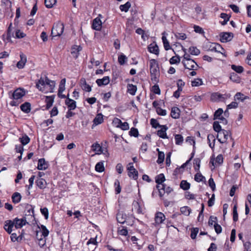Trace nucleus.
<instances>
[{"instance_id": "f704fd0d", "label": "nucleus", "mask_w": 251, "mask_h": 251, "mask_svg": "<svg viewBox=\"0 0 251 251\" xmlns=\"http://www.w3.org/2000/svg\"><path fill=\"white\" fill-rule=\"evenodd\" d=\"M19 140L22 144L23 146H25L30 142V139L27 135L24 134L22 137L19 138Z\"/></svg>"}, {"instance_id": "393cba45", "label": "nucleus", "mask_w": 251, "mask_h": 251, "mask_svg": "<svg viewBox=\"0 0 251 251\" xmlns=\"http://www.w3.org/2000/svg\"><path fill=\"white\" fill-rule=\"evenodd\" d=\"M46 77L47 76H45V78L41 77L36 82V86L40 91H43V90L42 89L46 84Z\"/></svg>"}, {"instance_id": "c85d7f7f", "label": "nucleus", "mask_w": 251, "mask_h": 251, "mask_svg": "<svg viewBox=\"0 0 251 251\" xmlns=\"http://www.w3.org/2000/svg\"><path fill=\"white\" fill-rule=\"evenodd\" d=\"M103 122V116L101 114H99L93 120V125L97 126Z\"/></svg>"}, {"instance_id": "338daca9", "label": "nucleus", "mask_w": 251, "mask_h": 251, "mask_svg": "<svg viewBox=\"0 0 251 251\" xmlns=\"http://www.w3.org/2000/svg\"><path fill=\"white\" fill-rule=\"evenodd\" d=\"M113 125L117 127H120L122 122L121 120L117 118H115L112 122Z\"/></svg>"}, {"instance_id": "f8f14e48", "label": "nucleus", "mask_w": 251, "mask_h": 251, "mask_svg": "<svg viewBox=\"0 0 251 251\" xmlns=\"http://www.w3.org/2000/svg\"><path fill=\"white\" fill-rule=\"evenodd\" d=\"M128 170V175L129 177H131L134 180H136L138 178V171L134 168L132 165L127 168Z\"/></svg>"}, {"instance_id": "8fccbe9b", "label": "nucleus", "mask_w": 251, "mask_h": 251, "mask_svg": "<svg viewBox=\"0 0 251 251\" xmlns=\"http://www.w3.org/2000/svg\"><path fill=\"white\" fill-rule=\"evenodd\" d=\"M92 149L98 152V154H100L102 152L101 147L98 143H94L92 145Z\"/></svg>"}, {"instance_id": "f03ea898", "label": "nucleus", "mask_w": 251, "mask_h": 251, "mask_svg": "<svg viewBox=\"0 0 251 251\" xmlns=\"http://www.w3.org/2000/svg\"><path fill=\"white\" fill-rule=\"evenodd\" d=\"M165 180V177L163 174H160L155 177V182L157 184L156 188H157L159 196L161 198L163 196L161 190L164 191L165 184H163Z\"/></svg>"}, {"instance_id": "3c124183", "label": "nucleus", "mask_w": 251, "mask_h": 251, "mask_svg": "<svg viewBox=\"0 0 251 251\" xmlns=\"http://www.w3.org/2000/svg\"><path fill=\"white\" fill-rule=\"evenodd\" d=\"M231 69L237 73H242L244 71V68L241 66H236L235 65H232L231 66Z\"/></svg>"}, {"instance_id": "4d7b16f0", "label": "nucleus", "mask_w": 251, "mask_h": 251, "mask_svg": "<svg viewBox=\"0 0 251 251\" xmlns=\"http://www.w3.org/2000/svg\"><path fill=\"white\" fill-rule=\"evenodd\" d=\"M175 139L176 145H181L183 141V138L180 134H176Z\"/></svg>"}, {"instance_id": "e433bc0d", "label": "nucleus", "mask_w": 251, "mask_h": 251, "mask_svg": "<svg viewBox=\"0 0 251 251\" xmlns=\"http://www.w3.org/2000/svg\"><path fill=\"white\" fill-rule=\"evenodd\" d=\"M162 40L163 43L164 49L166 50H168L172 49L171 46H170L169 42L167 39L166 36L163 35L162 37Z\"/></svg>"}, {"instance_id": "a19ab883", "label": "nucleus", "mask_w": 251, "mask_h": 251, "mask_svg": "<svg viewBox=\"0 0 251 251\" xmlns=\"http://www.w3.org/2000/svg\"><path fill=\"white\" fill-rule=\"evenodd\" d=\"M119 234L123 236H126L128 234V231L126 227L121 226L118 229L117 231Z\"/></svg>"}, {"instance_id": "20e7f679", "label": "nucleus", "mask_w": 251, "mask_h": 251, "mask_svg": "<svg viewBox=\"0 0 251 251\" xmlns=\"http://www.w3.org/2000/svg\"><path fill=\"white\" fill-rule=\"evenodd\" d=\"M64 25L62 23H58L54 25L51 30V35L53 37L60 36L64 31Z\"/></svg>"}, {"instance_id": "2eb2a0df", "label": "nucleus", "mask_w": 251, "mask_h": 251, "mask_svg": "<svg viewBox=\"0 0 251 251\" xmlns=\"http://www.w3.org/2000/svg\"><path fill=\"white\" fill-rule=\"evenodd\" d=\"M48 167L47 162L44 158L39 159L38 161L37 169L39 170H45Z\"/></svg>"}, {"instance_id": "0e129e2a", "label": "nucleus", "mask_w": 251, "mask_h": 251, "mask_svg": "<svg viewBox=\"0 0 251 251\" xmlns=\"http://www.w3.org/2000/svg\"><path fill=\"white\" fill-rule=\"evenodd\" d=\"M199 232V228L197 227L192 228L191 231V238L192 239H195Z\"/></svg>"}, {"instance_id": "09e8293b", "label": "nucleus", "mask_w": 251, "mask_h": 251, "mask_svg": "<svg viewBox=\"0 0 251 251\" xmlns=\"http://www.w3.org/2000/svg\"><path fill=\"white\" fill-rule=\"evenodd\" d=\"M223 112L224 111L222 108H218L214 113L213 119L216 120L219 119L222 116Z\"/></svg>"}, {"instance_id": "e2e57ef3", "label": "nucleus", "mask_w": 251, "mask_h": 251, "mask_svg": "<svg viewBox=\"0 0 251 251\" xmlns=\"http://www.w3.org/2000/svg\"><path fill=\"white\" fill-rule=\"evenodd\" d=\"M180 211L183 214L189 215L190 213L191 210L188 206H183L181 207Z\"/></svg>"}, {"instance_id": "bf43d9fd", "label": "nucleus", "mask_w": 251, "mask_h": 251, "mask_svg": "<svg viewBox=\"0 0 251 251\" xmlns=\"http://www.w3.org/2000/svg\"><path fill=\"white\" fill-rule=\"evenodd\" d=\"M127 61V57L124 54H121L118 57V62L121 65L125 64Z\"/></svg>"}, {"instance_id": "a211bd4d", "label": "nucleus", "mask_w": 251, "mask_h": 251, "mask_svg": "<svg viewBox=\"0 0 251 251\" xmlns=\"http://www.w3.org/2000/svg\"><path fill=\"white\" fill-rule=\"evenodd\" d=\"M20 56L21 59L18 62L17 64V67L19 69H23L26 62V56L23 53H20Z\"/></svg>"}, {"instance_id": "6e6552de", "label": "nucleus", "mask_w": 251, "mask_h": 251, "mask_svg": "<svg viewBox=\"0 0 251 251\" xmlns=\"http://www.w3.org/2000/svg\"><path fill=\"white\" fill-rule=\"evenodd\" d=\"M228 131L226 130L223 129V130L217 134V138L220 143L223 144L226 142V140L228 139Z\"/></svg>"}, {"instance_id": "1a4fd4ad", "label": "nucleus", "mask_w": 251, "mask_h": 251, "mask_svg": "<svg viewBox=\"0 0 251 251\" xmlns=\"http://www.w3.org/2000/svg\"><path fill=\"white\" fill-rule=\"evenodd\" d=\"M26 212L25 216L29 219L31 222L35 220L34 214V207L30 204H27L26 206Z\"/></svg>"}, {"instance_id": "4c0bfd02", "label": "nucleus", "mask_w": 251, "mask_h": 251, "mask_svg": "<svg viewBox=\"0 0 251 251\" xmlns=\"http://www.w3.org/2000/svg\"><path fill=\"white\" fill-rule=\"evenodd\" d=\"M201 159L196 158L194 159V168L196 172H200Z\"/></svg>"}, {"instance_id": "cd10ccee", "label": "nucleus", "mask_w": 251, "mask_h": 251, "mask_svg": "<svg viewBox=\"0 0 251 251\" xmlns=\"http://www.w3.org/2000/svg\"><path fill=\"white\" fill-rule=\"evenodd\" d=\"M35 183L37 185V186L40 189H43L46 188V180L41 178H39L37 179Z\"/></svg>"}, {"instance_id": "dca6fc26", "label": "nucleus", "mask_w": 251, "mask_h": 251, "mask_svg": "<svg viewBox=\"0 0 251 251\" xmlns=\"http://www.w3.org/2000/svg\"><path fill=\"white\" fill-rule=\"evenodd\" d=\"M182 62L183 64L184 67L189 70H197V68L199 67L194 60V62H189L187 63H186L184 61Z\"/></svg>"}, {"instance_id": "f257e3e1", "label": "nucleus", "mask_w": 251, "mask_h": 251, "mask_svg": "<svg viewBox=\"0 0 251 251\" xmlns=\"http://www.w3.org/2000/svg\"><path fill=\"white\" fill-rule=\"evenodd\" d=\"M150 73L151 81L157 83L159 81L160 71L158 62L154 59L150 60Z\"/></svg>"}, {"instance_id": "603ef678", "label": "nucleus", "mask_w": 251, "mask_h": 251, "mask_svg": "<svg viewBox=\"0 0 251 251\" xmlns=\"http://www.w3.org/2000/svg\"><path fill=\"white\" fill-rule=\"evenodd\" d=\"M237 209V204H235L233 208V220L235 222H237L238 220V214Z\"/></svg>"}, {"instance_id": "69168bd1", "label": "nucleus", "mask_w": 251, "mask_h": 251, "mask_svg": "<svg viewBox=\"0 0 251 251\" xmlns=\"http://www.w3.org/2000/svg\"><path fill=\"white\" fill-rule=\"evenodd\" d=\"M41 213L44 216L46 219H48L49 218V211L47 207L41 208L40 209Z\"/></svg>"}, {"instance_id": "423d86ee", "label": "nucleus", "mask_w": 251, "mask_h": 251, "mask_svg": "<svg viewBox=\"0 0 251 251\" xmlns=\"http://www.w3.org/2000/svg\"><path fill=\"white\" fill-rule=\"evenodd\" d=\"M27 220H29V219L26 217H24L23 218L20 219L18 218H16L13 220V221H12V222L15 227L16 229H18L22 227L26 224H28V223L26 221Z\"/></svg>"}, {"instance_id": "9b49d317", "label": "nucleus", "mask_w": 251, "mask_h": 251, "mask_svg": "<svg viewBox=\"0 0 251 251\" xmlns=\"http://www.w3.org/2000/svg\"><path fill=\"white\" fill-rule=\"evenodd\" d=\"M101 15L100 14L98 17L94 19L92 25V27L93 29L100 31L102 27V22L99 18V17H101Z\"/></svg>"}, {"instance_id": "79ce46f5", "label": "nucleus", "mask_w": 251, "mask_h": 251, "mask_svg": "<svg viewBox=\"0 0 251 251\" xmlns=\"http://www.w3.org/2000/svg\"><path fill=\"white\" fill-rule=\"evenodd\" d=\"M157 150L158 151V159L156 161L157 163L158 164L162 163L164 160L165 154L163 152L159 151V149H157Z\"/></svg>"}, {"instance_id": "6ab92c4d", "label": "nucleus", "mask_w": 251, "mask_h": 251, "mask_svg": "<svg viewBox=\"0 0 251 251\" xmlns=\"http://www.w3.org/2000/svg\"><path fill=\"white\" fill-rule=\"evenodd\" d=\"M149 52L154 53L156 55H158L159 53V50L158 46L156 44L151 43L148 47Z\"/></svg>"}, {"instance_id": "5fc2aeb1", "label": "nucleus", "mask_w": 251, "mask_h": 251, "mask_svg": "<svg viewBox=\"0 0 251 251\" xmlns=\"http://www.w3.org/2000/svg\"><path fill=\"white\" fill-rule=\"evenodd\" d=\"M133 204L134 205L135 209H136L137 213H138V214H142L143 213L142 208H141V206L139 202L134 201V202H133Z\"/></svg>"}, {"instance_id": "4be33fe9", "label": "nucleus", "mask_w": 251, "mask_h": 251, "mask_svg": "<svg viewBox=\"0 0 251 251\" xmlns=\"http://www.w3.org/2000/svg\"><path fill=\"white\" fill-rule=\"evenodd\" d=\"M14 226L13 222L11 220H7L4 223V228L9 234L11 233L12 228Z\"/></svg>"}, {"instance_id": "ea45409f", "label": "nucleus", "mask_w": 251, "mask_h": 251, "mask_svg": "<svg viewBox=\"0 0 251 251\" xmlns=\"http://www.w3.org/2000/svg\"><path fill=\"white\" fill-rule=\"evenodd\" d=\"M95 170L99 173H101L104 171L103 163L99 162L97 163L95 166Z\"/></svg>"}, {"instance_id": "13d9d810", "label": "nucleus", "mask_w": 251, "mask_h": 251, "mask_svg": "<svg viewBox=\"0 0 251 251\" xmlns=\"http://www.w3.org/2000/svg\"><path fill=\"white\" fill-rule=\"evenodd\" d=\"M175 36L177 39L184 40L186 39L187 36L184 33L176 32L175 33Z\"/></svg>"}, {"instance_id": "680f3d73", "label": "nucleus", "mask_w": 251, "mask_h": 251, "mask_svg": "<svg viewBox=\"0 0 251 251\" xmlns=\"http://www.w3.org/2000/svg\"><path fill=\"white\" fill-rule=\"evenodd\" d=\"M151 125L152 127L155 128H156L157 127H161V126H163L160 125L156 119L153 118L151 120Z\"/></svg>"}, {"instance_id": "052dcab7", "label": "nucleus", "mask_w": 251, "mask_h": 251, "mask_svg": "<svg viewBox=\"0 0 251 251\" xmlns=\"http://www.w3.org/2000/svg\"><path fill=\"white\" fill-rule=\"evenodd\" d=\"M129 134L131 136H134L135 137H138L139 135L138 130L137 128L132 127L129 132Z\"/></svg>"}, {"instance_id": "774afa93", "label": "nucleus", "mask_w": 251, "mask_h": 251, "mask_svg": "<svg viewBox=\"0 0 251 251\" xmlns=\"http://www.w3.org/2000/svg\"><path fill=\"white\" fill-rule=\"evenodd\" d=\"M244 251H251V243L250 242H246L244 244Z\"/></svg>"}, {"instance_id": "9d476101", "label": "nucleus", "mask_w": 251, "mask_h": 251, "mask_svg": "<svg viewBox=\"0 0 251 251\" xmlns=\"http://www.w3.org/2000/svg\"><path fill=\"white\" fill-rule=\"evenodd\" d=\"M220 41L222 43H226L231 41L233 34L231 32H222L220 34Z\"/></svg>"}, {"instance_id": "473e14b6", "label": "nucleus", "mask_w": 251, "mask_h": 251, "mask_svg": "<svg viewBox=\"0 0 251 251\" xmlns=\"http://www.w3.org/2000/svg\"><path fill=\"white\" fill-rule=\"evenodd\" d=\"M21 198V195L19 193L15 192L12 196V201L15 203H18L20 201Z\"/></svg>"}, {"instance_id": "49530a36", "label": "nucleus", "mask_w": 251, "mask_h": 251, "mask_svg": "<svg viewBox=\"0 0 251 251\" xmlns=\"http://www.w3.org/2000/svg\"><path fill=\"white\" fill-rule=\"evenodd\" d=\"M189 52L192 55H198L200 53V51L195 47H191L189 49Z\"/></svg>"}, {"instance_id": "7c9ffc66", "label": "nucleus", "mask_w": 251, "mask_h": 251, "mask_svg": "<svg viewBox=\"0 0 251 251\" xmlns=\"http://www.w3.org/2000/svg\"><path fill=\"white\" fill-rule=\"evenodd\" d=\"M54 96H47L46 99V109H49L52 106L54 101Z\"/></svg>"}, {"instance_id": "864d4df0", "label": "nucleus", "mask_w": 251, "mask_h": 251, "mask_svg": "<svg viewBox=\"0 0 251 251\" xmlns=\"http://www.w3.org/2000/svg\"><path fill=\"white\" fill-rule=\"evenodd\" d=\"M115 190L116 194L120 193L121 191V187L120 184V181L118 179H116L114 182Z\"/></svg>"}, {"instance_id": "5701e85b", "label": "nucleus", "mask_w": 251, "mask_h": 251, "mask_svg": "<svg viewBox=\"0 0 251 251\" xmlns=\"http://www.w3.org/2000/svg\"><path fill=\"white\" fill-rule=\"evenodd\" d=\"M96 82L99 86H101L107 85L110 82V79L109 76H106L101 79H97Z\"/></svg>"}, {"instance_id": "4468645a", "label": "nucleus", "mask_w": 251, "mask_h": 251, "mask_svg": "<svg viewBox=\"0 0 251 251\" xmlns=\"http://www.w3.org/2000/svg\"><path fill=\"white\" fill-rule=\"evenodd\" d=\"M161 129L158 130L157 132V135L163 139L168 138V136L166 134V131L168 129V127L166 125H163L161 127Z\"/></svg>"}, {"instance_id": "6e6d98bb", "label": "nucleus", "mask_w": 251, "mask_h": 251, "mask_svg": "<svg viewBox=\"0 0 251 251\" xmlns=\"http://www.w3.org/2000/svg\"><path fill=\"white\" fill-rule=\"evenodd\" d=\"M180 61V58L179 56V55H176L175 56H173L170 59V63L171 64H174L176 63H179Z\"/></svg>"}, {"instance_id": "39448f33", "label": "nucleus", "mask_w": 251, "mask_h": 251, "mask_svg": "<svg viewBox=\"0 0 251 251\" xmlns=\"http://www.w3.org/2000/svg\"><path fill=\"white\" fill-rule=\"evenodd\" d=\"M227 98V95L221 94L218 92L213 93L211 96V100L213 102H223Z\"/></svg>"}, {"instance_id": "bb28decb", "label": "nucleus", "mask_w": 251, "mask_h": 251, "mask_svg": "<svg viewBox=\"0 0 251 251\" xmlns=\"http://www.w3.org/2000/svg\"><path fill=\"white\" fill-rule=\"evenodd\" d=\"M127 92L130 95L134 96L137 91V86L132 84H128L127 85Z\"/></svg>"}, {"instance_id": "de8ad7c7", "label": "nucleus", "mask_w": 251, "mask_h": 251, "mask_svg": "<svg viewBox=\"0 0 251 251\" xmlns=\"http://www.w3.org/2000/svg\"><path fill=\"white\" fill-rule=\"evenodd\" d=\"M213 129L218 133V134L223 129H222L221 126L219 124V123L217 121H215L213 123Z\"/></svg>"}, {"instance_id": "b1692460", "label": "nucleus", "mask_w": 251, "mask_h": 251, "mask_svg": "<svg viewBox=\"0 0 251 251\" xmlns=\"http://www.w3.org/2000/svg\"><path fill=\"white\" fill-rule=\"evenodd\" d=\"M180 109L177 107H173L171 109V116L175 119H178L180 117Z\"/></svg>"}, {"instance_id": "7ed1b4c3", "label": "nucleus", "mask_w": 251, "mask_h": 251, "mask_svg": "<svg viewBox=\"0 0 251 251\" xmlns=\"http://www.w3.org/2000/svg\"><path fill=\"white\" fill-rule=\"evenodd\" d=\"M116 219L117 222L120 224L126 223L127 225L132 226L133 225L134 221H130L127 219L126 215L122 211H119L117 214Z\"/></svg>"}, {"instance_id": "72a5a7b5", "label": "nucleus", "mask_w": 251, "mask_h": 251, "mask_svg": "<svg viewBox=\"0 0 251 251\" xmlns=\"http://www.w3.org/2000/svg\"><path fill=\"white\" fill-rule=\"evenodd\" d=\"M229 78L232 81L236 83H240L241 80L238 75L234 72L230 74Z\"/></svg>"}, {"instance_id": "c756f323", "label": "nucleus", "mask_w": 251, "mask_h": 251, "mask_svg": "<svg viewBox=\"0 0 251 251\" xmlns=\"http://www.w3.org/2000/svg\"><path fill=\"white\" fill-rule=\"evenodd\" d=\"M39 231L41 233V237H43L44 238H45L46 237H47L49 234V231L47 228L46 226L42 225L41 226V229H40Z\"/></svg>"}, {"instance_id": "ddd939ff", "label": "nucleus", "mask_w": 251, "mask_h": 251, "mask_svg": "<svg viewBox=\"0 0 251 251\" xmlns=\"http://www.w3.org/2000/svg\"><path fill=\"white\" fill-rule=\"evenodd\" d=\"M82 50L80 46L75 45L71 48V53L74 58L76 59L79 55V52Z\"/></svg>"}, {"instance_id": "0eeeda50", "label": "nucleus", "mask_w": 251, "mask_h": 251, "mask_svg": "<svg viewBox=\"0 0 251 251\" xmlns=\"http://www.w3.org/2000/svg\"><path fill=\"white\" fill-rule=\"evenodd\" d=\"M25 91L24 88H19L13 92L10 98L14 100H18L22 99L25 95Z\"/></svg>"}, {"instance_id": "412c9836", "label": "nucleus", "mask_w": 251, "mask_h": 251, "mask_svg": "<svg viewBox=\"0 0 251 251\" xmlns=\"http://www.w3.org/2000/svg\"><path fill=\"white\" fill-rule=\"evenodd\" d=\"M80 85L82 90L86 92H90L92 90V86L86 83L85 78L80 79Z\"/></svg>"}, {"instance_id": "a18cd8bd", "label": "nucleus", "mask_w": 251, "mask_h": 251, "mask_svg": "<svg viewBox=\"0 0 251 251\" xmlns=\"http://www.w3.org/2000/svg\"><path fill=\"white\" fill-rule=\"evenodd\" d=\"M56 3V0H45V5L48 8H52Z\"/></svg>"}, {"instance_id": "aec40b11", "label": "nucleus", "mask_w": 251, "mask_h": 251, "mask_svg": "<svg viewBox=\"0 0 251 251\" xmlns=\"http://www.w3.org/2000/svg\"><path fill=\"white\" fill-rule=\"evenodd\" d=\"M165 219L164 214L160 212H157L155 216V221L156 224L159 225L163 223Z\"/></svg>"}, {"instance_id": "37998d69", "label": "nucleus", "mask_w": 251, "mask_h": 251, "mask_svg": "<svg viewBox=\"0 0 251 251\" xmlns=\"http://www.w3.org/2000/svg\"><path fill=\"white\" fill-rule=\"evenodd\" d=\"M66 78L61 80L58 88V93H62L65 89Z\"/></svg>"}, {"instance_id": "a878e982", "label": "nucleus", "mask_w": 251, "mask_h": 251, "mask_svg": "<svg viewBox=\"0 0 251 251\" xmlns=\"http://www.w3.org/2000/svg\"><path fill=\"white\" fill-rule=\"evenodd\" d=\"M21 110L25 113H29L31 110V104L28 102H25L20 106Z\"/></svg>"}, {"instance_id": "58836bf2", "label": "nucleus", "mask_w": 251, "mask_h": 251, "mask_svg": "<svg viewBox=\"0 0 251 251\" xmlns=\"http://www.w3.org/2000/svg\"><path fill=\"white\" fill-rule=\"evenodd\" d=\"M180 187L184 190H188L190 189V183L186 180H183L180 182Z\"/></svg>"}, {"instance_id": "c9c22d12", "label": "nucleus", "mask_w": 251, "mask_h": 251, "mask_svg": "<svg viewBox=\"0 0 251 251\" xmlns=\"http://www.w3.org/2000/svg\"><path fill=\"white\" fill-rule=\"evenodd\" d=\"M131 7V3L130 2L127 1L124 4H122L120 6L119 8L121 11L127 12L130 7Z\"/></svg>"}, {"instance_id": "f3484780", "label": "nucleus", "mask_w": 251, "mask_h": 251, "mask_svg": "<svg viewBox=\"0 0 251 251\" xmlns=\"http://www.w3.org/2000/svg\"><path fill=\"white\" fill-rule=\"evenodd\" d=\"M65 104L67 105L70 110H74L76 107V101L70 99L69 98V95H68L67 98L65 100Z\"/></svg>"}, {"instance_id": "c03bdc74", "label": "nucleus", "mask_w": 251, "mask_h": 251, "mask_svg": "<svg viewBox=\"0 0 251 251\" xmlns=\"http://www.w3.org/2000/svg\"><path fill=\"white\" fill-rule=\"evenodd\" d=\"M55 83L54 81L51 80L49 79L48 78V77H46V85L49 86L50 92H53V90L54 89V87H55Z\"/></svg>"}, {"instance_id": "2f4dec72", "label": "nucleus", "mask_w": 251, "mask_h": 251, "mask_svg": "<svg viewBox=\"0 0 251 251\" xmlns=\"http://www.w3.org/2000/svg\"><path fill=\"white\" fill-rule=\"evenodd\" d=\"M194 179L198 182L205 181V177L201 175L200 172H197L196 174L195 175Z\"/></svg>"}]
</instances>
